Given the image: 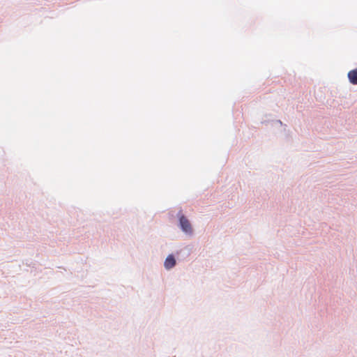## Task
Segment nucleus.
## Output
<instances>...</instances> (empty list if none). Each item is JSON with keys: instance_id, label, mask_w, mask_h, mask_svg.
<instances>
[{"instance_id": "obj_1", "label": "nucleus", "mask_w": 357, "mask_h": 357, "mask_svg": "<svg viewBox=\"0 0 357 357\" xmlns=\"http://www.w3.org/2000/svg\"><path fill=\"white\" fill-rule=\"evenodd\" d=\"M180 225L183 231L186 233L192 232V227L188 220L183 215L180 218Z\"/></svg>"}, {"instance_id": "obj_2", "label": "nucleus", "mask_w": 357, "mask_h": 357, "mask_svg": "<svg viewBox=\"0 0 357 357\" xmlns=\"http://www.w3.org/2000/svg\"><path fill=\"white\" fill-rule=\"evenodd\" d=\"M347 77L351 84L357 85V68L349 71Z\"/></svg>"}, {"instance_id": "obj_3", "label": "nucleus", "mask_w": 357, "mask_h": 357, "mask_svg": "<svg viewBox=\"0 0 357 357\" xmlns=\"http://www.w3.org/2000/svg\"><path fill=\"white\" fill-rule=\"evenodd\" d=\"M176 264V260L174 259V257H173V255H169L165 261V267L167 268V269H170L172 268H173Z\"/></svg>"}]
</instances>
